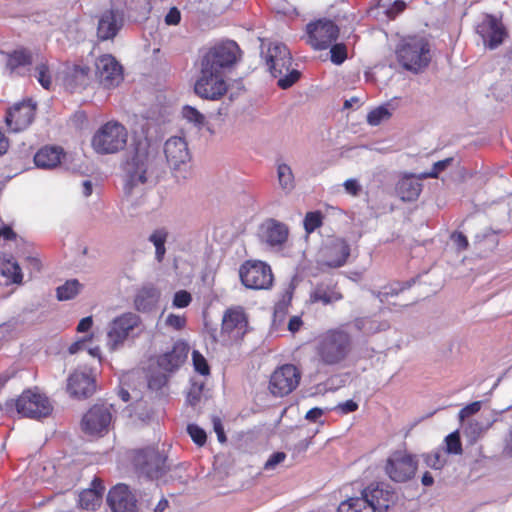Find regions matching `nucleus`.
I'll use <instances>...</instances> for the list:
<instances>
[{
  "instance_id": "nucleus-1",
  "label": "nucleus",
  "mask_w": 512,
  "mask_h": 512,
  "mask_svg": "<svg viewBox=\"0 0 512 512\" xmlns=\"http://www.w3.org/2000/svg\"><path fill=\"white\" fill-rule=\"evenodd\" d=\"M123 173L124 190L127 195H131L141 186L155 185L159 177L155 157L149 154L146 147L140 145L127 155L123 163Z\"/></svg>"
},
{
  "instance_id": "nucleus-2",
  "label": "nucleus",
  "mask_w": 512,
  "mask_h": 512,
  "mask_svg": "<svg viewBox=\"0 0 512 512\" xmlns=\"http://www.w3.org/2000/svg\"><path fill=\"white\" fill-rule=\"evenodd\" d=\"M351 350V335L343 328L330 329L325 332L319 337L316 347L320 361L329 366L343 362Z\"/></svg>"
},
{
  "instance_id": "nucleus-3",
  "label": "nucleus",
  "mask_w": 512,
  "mask_h": 512,
  "mask_svg": "<svg viewBox=\"0 0 512 512\" xmlns=\"http://www.w3.org/2000/svg\"><path fill=\"white\" fill-rule=\"evenodd\" d=\"M240 58L239 45L233 40H224L201 51L199 67L226 75Z\"/></svg>"
},
{
  "instance_id": "nucleus-4",
  "label": "nucleus",
  "mask_w": 512,
  "mask_h": 512,
  "mask_svg": "<svg viewBox=\"0 0 512 512\" xmlns=\"http://www.w3.org/2000/svg\"><path fill=\"white\" fill-rule=\"evenodd\" d=\"M0 408L6 414H17L31 418L41 419L49 416L52 412V405L48 397L38 390L27 389L17 399H8Z\"/></svg>"
},
{
  "instance_id": "nucleus-5",
  "label": "nucleus",
  "mask_w": 512,
  "mask_h": 512,
  "mask_svg": "<svg viewBox=\"0 0 512 512\" xmlns=\"http://www.w3.org/2000/svg\"><path fill=\"white\" fill-rule=\"evenodd\" d=\"M396 57L405 70L419 73L431 61L429 42L420 36L403 38L396 48Z\"/></svg>"
},
{
  "instance_id": "nucleus-6",
  "label": "nucleus",
  "mask_w": 512,
  "mask_h": 512,
  "mask_svg": "<svg viewBox=\"0 0 512 512\" xmlns=\"http://www.w3.org/2000/svg\"><path fill=\"white\" fill-rule=\"evenodd\" d=\"M127 136V130L121 123L109 121L96 131L91 144L98 154H114L126 146Z\"/></svg>"
},
{
  "instance_id": "nucleus-7",
  "label": "nucleus",
  "mask_w": 512,
  "mask_h": 512,
  "mask_svg": "<svg viewBox=\"0 0 512 512\" xmlns=\"http://www.w3.org/2000/svg\"><path fill=\"white\" fill-rule=\"evenodd\" d=\"M133 464L139 475L150 480L161 478L168 470L167 457L153 447L136 451Z\"/></svg>"
},
{
  "instance_id": "nucleus-8",
  "label": "nucleus",
  "mask_w": 512,
  "mask_h": 512,
  "mask_svg": "<svg viewBox=\"0 0 512 512\" xmlns=\"http://www.w3.org/2000/svg\"><path fill=\"white\" fill-rule=\"evenodd\" d=\"M141 324V318L134 312H125L115 317L108 325L107 346L117 350Z\"/></svg>"
},
{
  "instance_id": "nucleus-9",
  "label": "nucleus",
  "mask_w": 512,
  "mask_h": 512,
  "mask_svg": "<svg viewBox=\"0 0 512 512\" xmlns=\"http://www.w3.org/2000/svg\"><path fill=\"white\" fill-rule=\"evenodd\" d=\"M242 284L249 289H269L273 283L271 267L263 261L248 260L240 266Z\"/></svg>"
},
{
  "instance_id": "nucleus-10",
  "label": "nucleus",
  "mask_w": 512,
  "mask_h": 512,
  "mask_svg": "<svg viewBox=\"0 0 512 512\" xmlns=\"http://www.w3.org/2000/svg\"><path fill=\"white\" fill-rule=\"evenodd\" d=\"M228 90L225 74L199 67V76L194 84V92L202 99L216 101Z\"/></svg>"
},
{
  "instance_id": "nucleus-11",
  "label": "nucleus",
  "mask_w": 512,
  "mask_h": 512,
  "mask_svg": "<svg viewBox=\"0 0 512 512\" xmlns=\"http://www.w3.org/2000/svg\"><path fill=\"white\" fill-rule=\"evenodd\" d=\"M417 464L414 455L405 451H395L388 457L385 471L392 481L404 483L415 476Z\"/></svg>"
},
{
  "instance_id": "nucleus-12",
  "label": "nucleus",
  "mask_w": 512,
  "mask_h": 512,
  "mask_svg": "<svg viewBox=\"0 0 512 512\" xmlns=\"http://www.w3.org/2000/svg\"><path fill=\"white\" fill-rule=\"evenodd\" d=\"M306 33L313 49L325 50L337 40L339 28L332 20L319 19L307 24Z\"/></svg>"
},
{
  "instance_id": "nucleus-13",
  "label": "nucleus",
  "mask_w": 512,
  "mask_h": 512,
  "mask_svg": "<svg viewBox=\"0 0 512 512\" xmlns=\"http://www.w3.org/2000/svg\"><path fill=\"white\" fill-rule=\"evenodd\" d=\"M300 379L301 374L296 366L284 364L272 373L269 381V390L274 396H286L297 388Z\"/></svg>"
},
{
  "instance_id": "nucleus-14",
  "label": "nucleus",
  "mask_w": 512,
  "mask_h": 512,
  "mask_svg": "<svg viewBox=\"0 0 512 512\" xmlns=\"http://www.w3.org/2000/svg\"><path fill=\"white\" fill-rule=\"evenodd\" d=\"M111 407L104 404L92 406L82 418V429L89 435H103L108 432L112 421Z\"/></svg>"
},
{
  "instance_id": "nucleus-15",
  "label": "nucleus",
  "mask_w": 512,
  "mask_h": 512,
  "mask_svg": "<svg viewBox=\"0 0 512 512\" xmlns=\"http://www.w3.org/2000/svg\"><path fill=\"white\" fill-rule=\"evenodd\" d=\"M67 391L71 397L86 399L96 391L95 376L87 366L77 368L68 378Z\"/></svg>"
},
{
  "instance_id": "nucleus-16",
  "label": "nucleus",
  "mask_w": 512,
  "mask_h": 512,
  "mask_svg": "<svg viewBox=\"0 0 512 512\" xmlns=\"http://www.w3.org/2000/svg\"><path fill=\"white\" fill-rule=\"evenodd\" d=\"M95 68L100 84L106 89L118 86L123 80V68L110 54H104L97 58Z\"/></svg>"
},
{
  "instance_id": "nucleus-17",
  "label": "nucleus",
  "mask_w": 512,
  "mask_h": 512,
  "mask_svg": "<svg viewBox=\"0 0 512 512\" xmlns=\"http://www.w3.org/2000/svg\"><path fill=\"white\" fill-rule=\"evenodd\" d=\"M248 329V319L242 307L226 310L221 326V334L226 335L230 341L241 340Z\"/></svg>"
},
{
  "instance_id": "nucleus-18",
  "label": "nucleus",
  "mask_w": 512,
  "mask_h": 512,
  "mask_svg": "<svg viewBox=\"0 0 512 512\" xmlns=\"http://www.w3.org/2000/svg\"><path fill=\"white\" fill-rule=\"evenodd\" d=\"M476 32L483 40L484 45L490 49H495L502 44L506 36L502 22L491 14H486L483 17L476 27Z\"/></svg>"
},
{
  "instance_id": "nucleus-19",
  "label": "nucleus",
  "mask_w": 512,
  "mask_h": 512,
  "mask_svg": "<svg viewBox=\"0 0 512 512\" xmlns=\"http://www.w3.org/2000/svg\"><path fill=\"white\" fill-rule=\"evenodd\" d=\"M107 503L112 512H138L137 499L129 486L119 483L107 495Z\"/></svg>"
},
{
  "instance_id": "nucleus-20",
  "label": "nucleus",
  "mask_w": 512,
  "mask_h": 512,
  "mask_svg": "<svg viewBox=\"0 0 512 512\" xmlns=\"http://www.w3.org/2000/svg\"><path fill=\"white\" fill-rule=\"evenodd\" d=\"M287 224L270 218L262 225V241L271 249L279 251L285 247L289 237Z\"/></svg>"
},
{
  "instance_id": "nucleus-21",
  "label": "nucleus",
  "mask_w": 512,
  "mask_h": 512,
  "mask_svg": "<svg viewBox=\"0 0 512 512\" xmlns=\"http://www.w3.org/2000/svg\"><path fill=\"white\" fill-rule=\"evenodd\" d=\"M35 110L36 106L31 101L15 104L5 117L7 126L13 132L26 129L34 119Z\"/></svg>"
},
{
  "instance_id": "nucleus-22",
  "label": "nucleus",
  "mask_w": 512,
  "mask_h": 512,
  "mask_svg": "<svg viewBox=\"0 0 512 512\" xmlns=\"http://www.w3.org/2000/svg\"><path fill=\"white\" fill-rule=\"evenodd\" d=\"M164 153L170 168L175 171L186 167L190 160L188 145L182 137L174 136L169 138L165 142Z\"/></svg>"
},
{
  "instance_id": "nucleus-23",
  "label": "nucleus",
  "mask_w": 512,
  "mask_h": 512,
  "mask_svg": "<svg viewBox=\"0 0 512 512\" xmlns=\"http://www.w3.org/2000/svg\"><path fill=\"white\" fill-rule=\"evenodd\" d=\"M124 24V14L119 9L104 11L97 25V37L101 41L114 39Z\"/></svg>"
},
{
  "instance_id": "nucleus-24",
  "label": "nucleus",
  "mask_w": 512,
  "mask_h": 512,
  "mask_svg": "<svg viewBox=\"0 0 512 512\" xmlns=\"http://www.w3.org/2000/svg\"><path fill=\"white\" fill-rule=\"evenodd\" d=\"M362 497L375 507V512H387L396 496L388 484L376 483L365 488Z\"/></svg>"
},
{
  "instance_id": "nucleus-25",
  "label": "nucleus",
  "mask_w": 512,
  "mask_h": 512,
  "mask_svg": "<svg viewBox=\"0 0 512 512\" xmlns=\"http://www.w3.org/2000/svg\"><path fill=\"white\" fill-rule=\"evenodd\" d=\"M161 297V291L153 284H145L134 296V308L140 313H150L156 309Z\"/></svg>"
},
{
  "instance_id": "nucleus-26",
  "label": "nucleus",
  "mask_w": 512,
  "mask_h": 512,
  "mask_svg": "<svg viewBox=\"0 0 512 512\" xmlns=\"http://www.w3.org/2000/svg\"><path fill=\"white\" fill-rule=\"evenodd\" d=\"M189 346L183 341H177L172 349L158 358V365L161 369L172 372L178 369L186 360Z\"/></svg>"
},
{
  "instance_id": "nucleus-27",
  "label": "nucleus",
  "mask_w": 512,
  "mask_h": 512,
  "mask_svg": "<svg viewBox=\"0 0 512 512\" xmlns=\"http://www.w3.org/2000/svg\"><path fill=\"white\" fill-rule=\"evenodd\" d=\"M421 174L416 177L414 174L404 175L396 184V193L402 201H414L416 200L421 191L422 183Z\"/></svg>"
},
{
  "instance_id": "nucleus-28",
  "label": "nucleus",
  "mask_w": 512,
  "mask_h": 512,
  "mask_svg": "<svg viewBox=\"0 0 512 512\" xmlns=\"http://www.w3.org/2000/svg\"><path fill=\"white\" fill-rule=\"evenodd\" d=\"M349 255V245L345 241H337L326 248L321 264L329 268H339L345 265Z\"/></svg>"
},
{
  "instance_id": "nucleus-29",
  "label": "nucleus",
  "mask_w": 512,
  "mask_h": 512,
  "mask_svg": "<svg viewBox=\"0 0 512 512\" xmlns=\"http://www.w3.org/2000/svg\"><path fill=\"white\" fill-rule=\"evenodd\" d=\"M266 64L271 74L280 75L281 70L278 69V62L292 63V57L289 49L283 43H273L269 46L265 54Z\"/></svg>"
},
{
  "instance_id": "nucleus-30",
  "label": "nucleus",
  "mask_w": 512,
  "mask_h": 512,
  "mask_svg": "<svg viewBox=\"0 0 512 512\" xmlns=\"http://www.w3.org/2000/svg\"><path fill=\"white\" fill-rule=\"evenodd\" d=\"M64 150L58 146H45L34 156V163L41 169H53L61 163Z\"/></svg>"
},
{
  "instance_id": "nucleus-31",
  "label": "nucleus",
  "mask_w": 512,
  "mask_h": 512,
  "mask_svg": "<svg viewBox=\"0 0 512 512\" xmlns=\"http://www.w3.org/2000/svg\"><path fill=\"white\" fill-rule=\"evenodd\" d=\"M495 419L490 416L481 415L477 419H473L467 422L463 426L464 435L468 438L470 443L477 442L493 425Z\"/></svg>"
},
{
  "instance_id": "nucleus-32",
  "label": "nucleus",
  "mask_w": 512,
  "mask_h": 512,
  "mask_svg": "<svg viewBox=\"0 0 512 512\" xmlns=\"http://www.w3.org/2000/svg\"><path fill=\"white\" fill-rule=\"evenodd\" d=\"M89 67L74 66L64 79L65 87L71 92H77L85 89L89 85Z\"/></svg>"
},
{
  "instance_id": "nucleus-33",
  "label": "nucleus",
  "mask_w": 512,
  "mask_h": 512,
  "mask_svg": "<svg viewBox=\"0 0 512 512\" xmlns=\"http://www.w3.org/2000/svg\"><path fill=\"white\" fill-rule=\"evenodd\" d=\"M310 302H321L323 305H329L342 299V294L338 292L332 284L319 283L310 293Z\"/></svg>"
},
{
  "instance_id": "nucleus-34",
  "label": "nucleus",
  "mask_w": 512,
  "mask_h": 512,
  "mask_svg": "<svg viewBox=\"0 0 512 512\" xmlns=\"http://www.w3.org/2000/svg\"><path fill=\"white\" fill-rule=\"evenodd\" d=\"M169 236V231L165 227H159L152 231L148 241L155 247V259L161 263L166 254L165 244Z\"/></svg>"
},
{
  "instance_id": "nucleus-35",
  "label": "nucleus",
  "mask_w": 512,
  "mask_h": 512,
  "mask_svg": "<svg viewBox=\"0 0 512 512\" xmlns=\"http://www.w3.org/2000/svg\"><path fill=\"white\" fill-rule=\"evenodd\" d=\"M6 67L13 73L19 67H25L32 63V54L29 50L20 48L6 54Z\"/></svg>"
},
{
  "instance_id": "nucleus-36",
  "label": "nucleus",
  "mask_w": 512,
  "mask_h": 512,
  "mask_svg": "<svg viewBox=\"0 0 512 512\" xmlns=\"http://www.w3.org/2000/svg\"><path fill=\"white\" fill-rule=\"evenodd\" d=\"M354 327L363 334L370 335L388 329L389 324L371 317H360L354 320Z\"/></svg>"
},
{
  "instance_id": "nucleus-37",
  "label": "nucleus",
  "mask_w": 512,
  "mask_h": 512,
  "mask_svg": "<svg viewBox=\"0 0 512 512\" xmlns=\"http://www.w3.org/2000/svg\"><path fill=\"white\" fill-rule=\"evenodd\" d=\"M337 512H375V507L361 496L341 502Z\"/></svg>"
},
{
  "instance_id": "nucleus-38",
  "label": "nucleus",
  "mask_w": 512,
  "mask_h": 512,
  "mask_svg": "<svg viewBox=\"0 0 512 512\" xmlns=\"http://www.w3.org/2000/svg\"><path fill=\"white\" fill-rule=\"evenodd\" d=\"M277 178L280 188L286 193H290L295 188V179L292 169L285 163L277 165Z\"/></svg>"
},
{
  "instance_id": "nucleus-39",
  "label": "nucleus",
  "mask_w": 512,
  "mask_h": 512,
  "mask_svg": "<svg viewBox=\"0 0 512 512\" xmlns=\"http://www.w3.org/2000/svg\"><path fill=\"white\" fill-rule=\"evenodd\" d=\"M83 288L77 279H69L56 289V296L59 301H67L75 298Z\"/></svg>"
},
{
  "instance_id": "nucleus-40",
  "label": "nucleus",
  "mask_w": 512,
  "mask_h": 512,
  "mask_svg": "<svg viewBox=\"0 0 512 512\" xmlns=\"http://www.w3.org/2000/svg\"><path fill=\"white\" fill-rule=\"evenodd\" d=\"M102 496L97 489H85L78 496V505L84 510H95L100 506Z\"/></svg>"
},
{
  "instance_id": "nucleus-41",
  "label": "nucleus",
  "mask_w": 512,
  "mask_h": 512,
  "mask_svg": "<svg viewBox=\"0 0 512 512\" xmlns=\"http://www.w3.org/2000/svg\"><path fill=\"white\" fill-rule=\"evenodd\" d=\"M271 75L274 78L278 79L277 85L281 89H288L299 80L301 73L296 69L289 68L285 71H283V69H282L280 75H276V74H271Z\"/></svg>"
},
{
  "instance_id": "nucleus-42",
  "label": "nucleus",
  "mask_w": 512,
  "mask_h": 512,
  "mask_svg": "<svg viewBox=\"0 0 512 512\" xmlns=\"http://www.w3.org/2000/svg\"><path fill=\"white\" fill-rule=\"evenodd\" d=\"M2 274L14 284L22 283L23 274L17 262L7 261L2 267Z\"/></svg>"
},
{
  "instance_id": "nucleus-43",
  "label": "nucleus",
  "mask_w": 512,
  "mask_h": 512,
  "mask_svg": "<svg viewBox=\"0 0 512 512\" xmlns=\"http://www.w3.org/2000/svg\"><path fill=\"white\" fill-rule=\"evenodd\" d=\"M322 223L323 215L320 211L307 212L303 220V226L307 234L313 233L317 228L322 226Z\"/></svg>"
},
{
  "instance_id": "nucleus-44",
  "label": "nucleus",
  "mask_w": 512,
  "mask_h": 512,
  "mask_svg": "<svg viewBox=\"0 0 512 512\" xmlns=\"http://www.w3.org/2000/svg\"><path fill=\"white\" fill-rule=\"evenodd\" d=\"M390 117L391 112L388 109V104L381 105L368 113L367 122L371 126H377L384 120L389 119Z\"/></svg>"
},
{
  "instance_id": "nucleus-45",
  "label": "nucleus",
  "mask_w": 512,
  "mask_h": 512,
  "mask_svg": "<svg viewBox=\"0 0 512 512\" xmlns=\"http://www.w3.org/2000/svg\"><path fill=\"white\" fill-rule=\"evenodd\" d=\"M182 116L189 123L194 124L198 128L204 125L205 116L202 113H200L196 108L190 105H185L182 108Z\"/></svg>"
},
{
  "instance_id": "nucleus-46",
  "label": "nucleus",
  "mask_w": 512,
  "mask_h": 512,
  "mask_svg": "<svg viewBox=\"0 0 512 512\" xmlns=\"http://www.w3.org/2000/svg\"><path fill=\"white\" fill-rule=\"evenodd\" d=\"M414 282L415 280L412 279L403 283H396L389 287H385L382 291L378 293V297L381 302H384L385 300H387L388 296L397 295L399 292L410 288Z\"/></svg>"
},
{
  "instance_id": "nucleus-47",
  "label": "nucleus",
  "mask_w": 512,
  "mask_h": 512,
  "mask_svg": "<svg viewBox=\"0 0 512 512\" xmlns=\"http://www.w3.org/2000/svg\"><path fill=\"white\" fill-rule=\"evenodd\" d=\"M445 446V451L448 454L458 455L462 453V444L458 431H454L445 437Z\"/></svg>"
},
{
  "instance_id": "nucleus-48",
  "label": "nucleus",
  "mask_w": 512,
  "mask_h": 512,
  "mask_svg": "<svg viewBox=\"0 0 512 512\" xmlns=\"http://www.w3.org/2000/svg\"><path fill=\"white\" fill-rule=\"evenodd\" d=\"M452 162V157H448L443 160L435 162L430 171L421 173V178H438L439 174L446 170L447 167L450 166Z\"/></svg>"
},
{
  "instance_id": "nucleus-49",
  "label": "nucleus",
  "mask_w": 512,
  "mask_h": 512,
  "mask_svg": "<svg viewBox=\"0 0 512 512\" xmlns=\"http://www.w3.org/2000/svg\"><path fill=\"white\" fill-rule=\"evenodd\" d=\"M192 361L194 369L201 375L207 376L210 374V367L204 356L197 350L192 352Z\"/></svg>"
},
{
  "instance_id": "nucleus-50",
  "label": "nucleus",
  "mask_w": 512,
  "mask_h": 512,
  "mask_svg": "<svg viewBox=\"0 0 512 512\" xmlns=\"http://www.w3.org/2000/svg\"><path fill=\"white\" fill-rule=\"evenodd\" d=\"M187 432L196 445L203 446L206 443V432L200 426L196 424H189L187 426Z\"/></svg>"
},
{
  "instance_id": "nucleus-51",
  "label": "nucleus",
  "mask_w": 512,
  "mask_h": 512,
  "mask_svg": "<svg viewBox=\"0 0 512 512\" xmlns=\"http://www.w3.org/2000/svg\"><path fill=\"white\" fill-rule=\"evenodd\" d=\"M425 464L432 469H441L445 464L442 451H434L424 455Z\"/></svg>"
},
{
  "instance_id": "nucleus-52",
  "label": "nucleus",
  "mask_w": 512,
  "mask_h": 512,
  "mask_svg": "<svg viewBox=\"0 0 512 512\" xmlns=\"http://www.w3.org/2000/svg\"><path fill=\"white\" fill-rule=\"evenodd\" d=\"M36 78L40 85L49 90L51 86V76L49 74L48 66L45 63H40L36 66Z\"/></svg>"
},
{
  "instance_id": "nucleus-53",
  "label": "nucleus",
  "mask_w": 512,
  "mask_h": 512,
  "mask_svg": "<svg viewBox=\"0 0 512 512\" xmlns=\"http://www.w3.org/2000/svg\"><path fill=\"white\" fill-rule=\"evenodd\" d=\"M331 61L336 65L342 64L347 58V50L344 44H333L330 46Z\"/></svg>"
},
{
  "instance_id": "nucleus-54",
  "label": "nucleus",
  "mask_w": 512,
  "mask_h": 512,
  "mask_svg": "<svg viewBox=\"0 0 512 512\" xmlns=\"http://www.w3.org/2000/svg\"><path fill=\"white\" fill-rule=\"evenodd\" d=\"M192 301L191 294L186 290H179L174 294L172 306L174 308H186Z\"/></svg>"
},
{
  "instance_id": "nucleus-55",
  "label": "nucleus",
  "mask_w": 512,
  "mask_h": 512,
  "mask_svg": "<svg viewBox=\"0 0 512 512\" xmlns=\"http://www.w3.org/2000/svg\"><path fill=\"white\" fill-rule=\"evenodd\" d=\"M481 406H482L481 401H475V402H472V403L466 405L464 408H462L459 411L460 421L463 422L466 418H469L470 416L479 412L481 409Z\"/></svg>"
},
{
  "instance_id": "nucleus-56",
  "label": "nucleus",
  "mask_w": 512,
  "mask_h": 512,
  "mask_svg": "<svg viewBox=\"0 0 512 512\" xmlns=\"http://www.w3.org/2000/svg\"><path fill=\"white\" fill-rule=\"evenodd\" d=\"M286 458V454L281 451L274 452L270 455L268 460L264 464L265 470H273L277 465L282 463Z\"/></svg>"
},
{
  "instance_id": "nucleus-57",
  "label": "nucleus",
  "mask_w": 512,
  "mask_h": 512,
  "mask_svg": "<svg viewBox=\"0 0 512 512\" xmlns=\"http://www.w3.org/2000/svg\"><path fill=\"white\" fill-rule=\"evenodd\" d=\"M166 325L174 328L175 330H181L186 325V319L183 316L176 315V314H169L166 318Z\"/></svg>"
},
{
  "instance_id": "nucleus-58",
  "label": "nucleus",
  "mask_w": 512,
  "mask_h": 512,
  "mask_svg": "<svg viewBox=\"0 0 512 512\" xmlns=\"http://www.w3.org/2000/svg\"><path fill=\"white\" fill-rule=\"evenodd\" d=\"M212 423H213V428L217 435L218 441L220 443H224L226 441V435L224 432V427H223L221 419L217 416H213Z\"/></svg>"
},
{
  "instance_id": "nucleus-59",
  "label": "nucleus",
  "mask_w": 512,
  "mask_h": 512,
  "mask_svg": "<svg viewBox=\"0 0 512 512\" xmlns=\"http://www.w3.org/2000/svg\"><path fill=\"white\" fill-rule=\"evenodd\" d=\"M181 20V13L176 7L170 8L165 16V23L167 25H177Z\"/></svg>"
},
{
  "instance_id": "nucleus-60",
  "label": "nucleus",
  "mask_w": 512,
  "mask_h": 512,
  "mask_svg": "<svg viewBox=\"0 0 512 512\" xmlns=\"http://www.w3.org/2000/svg\"><path fill=\"white\" fill-rule=\"evenodd\" d=\"M452 240L459 250H466L468 248V239L461 232H455L452 234Z\"/></svg>"
},
{
  "instance_id": "nucleus-61",
  "label": "nucleus",
  "mask_w": 512,
  "mask_h": 512,
  "mask_svg": "<svg viewBox=\"0 0 512 512\" xmlns=\"http://www.w3.org/2000/svg\"><path fill=\"white\" fill-rule=\"evenodd\" d=\"M343 186L347 193L356 196L361 190V186L356 179H348L343 183Z\"/></svg>"
},
{
  "instance_id": "nucleus-62",
  "label": "nucleus",
  "mask_w": 512,
  "mask_h": 512,
  "mask_svg": "<svg viewBox=\"0 0 512 512\" xmlns=\"http://www.w3.org/2000/svg\"><path fill=\"white\" fill-rule=\"evenodd\" d=\"M406 7L405 2L401 0H396L393 5L387 9V15L389 18H395L399 13H401Z\"/></svg>"
},
{
  "instance_id": "nucleus-63",
  "label": "nucleus",
  "mask_w": 512,
  "mask_h": 512,
  "mask_svg": "<svg viewBox=\"0 0 512 512\" xmlns=\"http://www.w3.org/2000/svg\"><path fill=\"white\" fill-rule=\"evenodd\" d=\"M338 409L343 414H348V413L356 411L358 409V404L353 400H346L345 402L340 403L338 405Z\"/></svg>"
},
{
  "instance_id": "nucleus-64",
  "label": "nucleus",
  "mask_w": 512,
  "mask_h": 512,
  "mask_svg": "<svg viewBox=\"0 0 512 512\" xmlns=\"http://www.w3.org/2000/svg\"><path fill=\"white\" fill-rule=\"evenodd\" d=\"M92 325H93L92 317L91 316L84 317L79 321V323L77 325V331L80 333L87 332L88 330H90Z\"/></svg>"
}]
</instances>
